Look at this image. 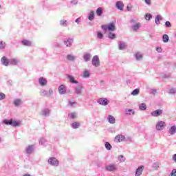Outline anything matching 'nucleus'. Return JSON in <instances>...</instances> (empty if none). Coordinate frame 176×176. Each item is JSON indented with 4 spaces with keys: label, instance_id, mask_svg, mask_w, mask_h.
Returning a JSON list of instances; mask_svg holds the SVG:
<instances>
[{
    "label": "nucleus",
    "instance_id": "obj_7",
    "mask_svg": "<svg viewBox=\"0 0 176 176\" xmlns=\"http://www.w3.org/2000/svg\"><path fill=\"white\" fill-rule=\"evenodd\" d=\"M83 91V86L78 85L74 87V93L77 96H80Z\"/></svg>",
    "mask_w": 176,
    "mask_h": 176
},
{
    "label": "nucleus",
    "instance_id": "obj_33",
    "mask_svg": "<svg viewBox=\"0 0 176 176\" xmlns=\"http://www.w3.org/2000/svg\"><path fill=\"white\" fill-rule=\"evenodd\" d=\"M162 41H163L164 43H167V42H168V41H170V37H168V34H164L162 36Z\"/></svg>",
    "mask_w": 176,
    "mask_h": 176
},
{
    "label": "nucleus",
    "instance_id": "obj_51",
    "mask_svg": "<svg viewBox=\"0 0 176 176\" xmlns=\"http://www.w3.org/2000/svg\"><path fill=\"white\" fill-rule=\"evenodd\" d=\"M165 26L166 27V28H170L171 27V23L168 21L165 22Z\"/></svg>",
    "mask_w": 176,
    "mask_h": 176
},
{
    "label": "nucleus",
    "instance_id": "obj_43",
    "mask_svg": "<svg viewBox=\"0 0 176 176\" xmlns=\"http://www.w3.org/2000/svg\"><path fill=\"white\" fill-rule=\"evenodd\" d=\"M40 95L43 97H47V91L41 89L40 91Z\"/></svg>",
    "mask_w": 176,
    "mask_h": 176
},
{
    "label": "nucleus",
    "instance_id": "obj_19",
    "mask_svg": "<svg viewBox=\"0 0 176 176\" xmlns=\"http://www.w3.org/2000/svg\"><path fill=\"white\" fill-rule=\"evenodd\" d=\"M13 104L15 107H20V105H23V100L20 98L14 99Z\"/></svg>",
    "mask_w": 176,
    "mask_h": 176
},
{
    "label": "nucleus",
    "instance_id": "obj_9",
    "mask_svg": "<svg viewBox=\"0 0 176 176\" xmlns=\"http://www.w3.org/2000/svg\"><path fill=\"white\" fill-rule=\"evenodd\" d=\"M92 65L94 67H98L100 65V58L96 55L92 58Z\"/></svg>",
    "mask_w": 176,
    "mask_h": 176
},
{
    "label": "nucleus",
    "instance_id": "obj_3",
    "mask_svg": "<svg viewBox=\"0 0 176 176\" xmlns=\"http://www.w3.org/2000/svg\"><path fill=\"white\" fill-rule=\"evenodd\" d=\"M58 160H56L54 157H51L48 159V164L50 166H53L54 167H58Z\"/></svg>",
    "mask_w": 176,
    "mask_h": 176
},
{
    "label": "nucleus",
    "instance_id": "obj_50",
    "mask_svg": "<svg viewBox=\"0 0 176 176\" xmlns=\"http://www.w3.org/2000/svg\"><path fill=\"white\" fill-rule=\"evenodd\" d=\"M6 98V95L3 93H0V101H2V100H5Z\"/></svg>",
    "mask_w": 176,
    "mask_h": 176
},
{
    "label": "nucleus",
    "instance_id": "obj_57",
    "mask_svg": "<svg viewBox=\"0 0 176 176\" xmlns=\"http://www.w3.org/2000/svg\"><path fill=\"white\" fill-rule=\"evenodd\" d=\"M102 30H103L104 31H107V30H108V26L107 25H102L101 26Z\"/></svg>",
    "mask_w": 176,
    "mask_h": 176
},
{
    "label": "nucleus",
    "instance_id": "obj_12",
    "mask_svg": "<svg viewBox=\"0 0 176 176\" xmlns=\"http://www.w3.org/2000/svg\"><path fill=\"white\" fill-rule=\"evenodd\" d=\"M162 113H163V110H162V109L155 110L151 112V116L157 118V117L160 116V115H162Z\"/></svg>",
    "mask_w": 176,
    "mask_h": 176
},
{
    "label": "nucleus",
    "instance_id": "obj_47",
    "mask_svg": "<svg viewBox=\"0 0 176 176\" xmlns=\"http://www.w3.org/2000/svg\"><path fill=\"white\" fill-rule=\"evenodd\" d=\"M152 167H153V170H157V168H159V163L155 162L154 164H153Z\"/></svg>",
    "mask_w": 176,
    "mask_h": 176
},
{
    "label": "nucleus",
    "instance_id": "obj_5",
    "mask_svg": "<svg viewBox=\"0 0 176 176\" xmlns=\"http://www.w3.org/2000/svg\"><path fill=\"white\" fill-rule=\"evenodd\" d=\"M98 104L100 105H103V107H107L108 104H109V100L107 99V98H100L97 100Z\"/></svg>",
    "mask_w": 176,
    "mask_h": 176
},
{
    "label": "nucleus",
    "instance_id": "obj_42",
    "mask_svg": "<svg viewBox=\"0 0 176 176\" xmlns=\"http://www.w3.org/2000/svg\"><path fill=\"white\" fill-rule=\"evenodd\" d=\"M104 146L107 151H111V149H112V145H111V144L108 142H105Z\"/></svg>",
    "mask_w": 176,
    "mask_h": 176
},
{
    "label": "nucleus",
    "instance_id": "obj_2",
    "mask_svg": "<svg viewBox=\"0 0 176 176\" xmlns=\"http://www.w3.org/2000/svg\"><path fill=\"white\" fill-rule=\"evenodd\" d=\"M105 170L110 173L118 171V165L116 164H110L105 167Z\"/></svg>",
    "mask_w": 176,
    "mask_h": 176
},
{
    "label": "nucleus",
    "instance_id": "obj_34",
    "mask_svg": "<svg viewBox=\"0 0 176 176\" xmlns=\"http://www.w3.org/2000/svg\"><path fill=\"white\" fill-rule=\"evenodd\" d=\"M22 44L24 45V46H31L32 43L28 40H23L22 41Z\"/></svg>",
    "mask_w": 176,
    "mask_h": 176
},
{
    "label": "nucleus",
    "instance_id": "obj_13",
    "mask_svg": "<svg viewBox=\"0 0 176 176\" xmlns=\"http://www.w3.org/2000/svg\"><path fill=\"white\" fill-rule=\"evenodd\" d=\"M58 92L59 94H66L67 93V87H65L64 85H61L58 87Z\"/></svg>",
    "mask_w": 176,
    "mask_h": 176
},
{
    "label": "nucleus",
    "instance_id": "obj_53",
    "mask_svg": "<svg viewBox=\"0 0 176 176\" xmlns=\"http://www.w3.org/2000/svg\"><path fill=\"white\" fill-rule=\"evenodd\" d=\"M176 93V89H170L169 90V94H175Z\"/></svg>",
    "mask_w": 176,
    "mask_h": 176
},
{
    "label": "nucleus",
    "instance_id": "obj_24",
    "mask_svg": "<svg viewBox=\"0 0 176 176\" xmlns=\"http://www.w3.org/2000/svg\"><path fill=\"white\" fill-rule=\"evenodd\" d=\"M20 63V59L19 58H11L10 59V64L11 65H17Z\"/></svg>",
    "mask_w": 176,
    "mask_h": 176
},
{
    "label": "nucleus",
    "instance_id": "obj_62",
    "mask_svg": "<svg viewBox=\"0 0 176 176\" xmlns=\"http://www.w3.org/2000/svg\"><path fill=\"white\" fill-rule=\"evenodd\" d=\"M69 103L70 104V105H72V107H74V105H75V102H71V101H69Z\"/></svg>",
    "mask_w": 176,
    "mask_h": 176
},
{
    "label": "nucleus",
    "instance_id": "obj_61",
    "mask_svg": "<svg viewBox=\"0 0 176 176\" xmlns=\"http://www.w3.org/2000/svg\"><path fill=\"white\" fill-rule=\"evenodd\" d=\"M151 94H153V95L156 94V89H151Z\"/></svg>",
    "mask_w": 176,
    "mask_h": 176
},
{
    "label": "nucleus",
    "instance_id": "obj_63",
    "mask_svg": "<svg viewBox=\"0 0 176 176\" xmlns=\"http://www.w3.org/2000/svg\"><path fill=\"white\" fill-rule=\"evenodd\" d=\"M173 160H174L175 162L176 163V154L173 155Z\"/></svg>",
    "mask_w": 176,
    "mask_h": 176
},
{
    "label": "nucleus",
    "instance_id": "obj_46",
    "mask_svg": "<svg viewBox=\"0 0 176 176\" xmlns=\"http://www.w3.org/2000/svg\"><path fill=\"white\" fill-rule=\"evenodd\" d=\"M97 38L98 39H102L104 38V34L101 32H97Z\"/></svg>",
    "mask_w": 176,
    "mask_h": 176
},
{
    "label": "nucleus",
    "instance_id": "obj_52",
    "mask_svg": "<svg viewBox=\"0 0 176 176\" xmlns=\"http://www.w3.org/2000/svg\"><path fill=\"white\" fill-rule=\"evenodd\" d=\"M146 5L151 6L152 5V0H144Z\"/></svg>",
    "mask_w": 176,
    "mask_h": 176
},
{
    "label": "nucleus",
    "instance_id": "obj_22",
    "mask_svg": "<svg viewBox=\"0 0 176 176\" xmlns=\"http://www.w3.org/2000/svg\"><path fill=\"white\" fill-rule=\"evenodd\" d=\"M107 120L110 124H115L116 122V119H115V117L112 115H109L107 118Z\"/></svg>",
    "mask_w": 176,
    "mask_h": 176
},
{
    "label": "nucleus",
    "instance_id": "obj_37",
    "mask_svg": "<svg viewBox=\"0 0 176 176\" xmlns=\"http://www.w3.org/2000/svg\"><path fill=\"white\" fill-rule=\"evenodd\" d=\"M96 14L97 16H98L99 17L102 16V8H98L96 10Z\"/></svg>",
    "mask_w": 176,
    "mask_h": 176
},
{
    "label": "nucleus",
    "instance_id": "obj_41",
    "mask_svg": "<svg viewBox=\"0 0 176 176\" xmlns=\"http://www.w3.org/2000/svg\"><path fill=\"white\" fill-rule=\"evenodd\" d=\"M135 57L138 61L142 60V54H141L140 52L136 53Z\"/></svg>",
    "mask_w": 176,
    "mask_h": 176
},
{
    "label": "nucleus",
    "instance_id": "obj_55",
    "mask_svg": "<svg viewBox=\"0 0 176 176\" xmlns=\"http://www.w3.org/2000/svg\"><path fill=\"white\" fill-rule=\"evenodd\" d=\"M81 20H82V19L80 17H79L75 20V23H76L79 25V24H80Z\"/></svg>",
    "mask_w": 176,
    "mask_h": 176
},
{
    "label": "nucleus",
    "instance_id": "obj_1",
    "mask_svg": "<svg viewBox=\"0 0 176 176\" xmlns=\"http://www.w3.org/2000/svg\"><path fill=\"white\" fill-rule=\"evenodd\" d=\"M3 124L6 126H12V127H17V126H20V122L17 120H13V119L8 120L5 119L2 122Z\"/></svg>",
    "mask_w": 176,
    "mask_h": 176
},
{
    "label": "nucleus",
    "instance_id": "obj_56",
    "mask_svg": "<svg viewBox=\"0 0 176 176\" xmlns=\"http://www.w3.org/2000/svg\"><path fill=\"white\" fill-rule=\"evenodd\" d=\"M171 176H176V169H173L170 173Z\"/></svg>",
    "mask_w": 176,
    "mask_h": 176
},
{
    "label": "nucleus",
    "instance_id": "obj_21",
    "mask_svg": "<svg viewBox=\"0 0 176 176\" xmlns=\"http://www.w3.org/2000/svg\"><path fill=\"white\" fill-rule=\"evenodd\" d=\"M162 20H163V16H162V15L158 14L155 16V23L156 24V25H160V21H162Z\"/></svg>",
    "mask_w": 176,
    "mask_h": 176
},
{
    "label": "nucleus",
    "instance_id": "obj_25",
    "mask_svg": "<svg viewBox=\"0 0 176 176\" xmlns=\"http://www.w3.org/2000/svg\"><path fill=\"white\" fill-rule=\"evenodd\" d=\"M116 140H117V142H122L126 140V137H124L123 135H118L116 136Z\"/></svg>",
    "mask_w": 176,
    "mask_h": 176
},
{
    "label": "nucleus",
    "instance_id": "obj_32",
    "mask_svg": "<svg viewBox=\"0 0 176 176\" xmlns=\"http://www.w3.org/2000/svg\"><path fill=\"white\" fill-rule=\"evenodd\" d=\"M88 20H89V21H93V20H94V11H91L89 12L88 16Z\"/></svg>",
    "mask_w": 176,
    "mask_h": 176
},
{
    "label": "nucleus",
    "instance_id": "obj_11",
    "mask_svg": "<svg viewBox=\"0 0 176 176\" xmlns=\"http://www.w3.org/2000/svg\"><path fill=\"white\" fill-rule=\"evenodd\" d=\"M1 63L5 67H8L10 64V60L8 59L6 56H3L1 59Z\"/></svg>",
    "mask_w": 176,
    "mask_h": 176
},
{
    "label": "nucleus",
    "instance_id": "obj_45",
    "mask_svg": "<svg viewBox=\"0 0 176 176\" xmlns=\"http://www.w3.org/2000/svg\"><path fill=\"white\" fill-rule=\"evenodd\" d=\"M144 18L146 20L151 21V19H152V15L151 14H146Z\"/></svg>",
    "mask_w": 176,
    "mask_h": 176
},
{
    "label": "nucleus",
    "instance_id": "obj_28",
    "mask_svg": "<svg viewBox=\"0 0 176 176\" xmlns=\"http://www.w3.org/2000/svg\"><path fill=\"white\" fill-rule=\"evenodd\" d=\"M107 30L109 31H115L116 30V26H115V23H111L107 25Z\"/></svg>",
    "mask_w": 176,
    "mask_h": 176
},
{
    "label": "nucleus",
    "instance_id": "obj_10",
    "mask_svg": "<svg viewBox=\"0 0 176 176\" xmlns=\"http://www.w3.org/2000/svg\"><path fill=\"white\" fill-rule=\"evenodd\" d=\"M144 168H145V166H139L136 170H135V176H140L142 175V173L144 172Z\"/></svg>",
    "mask_w": 176,
    "mask_h": 176
},
{
    "label": "nucleus",
    "instance_id": "obj_58",
    "mask_svg": "<svg viewBox=\"0 0 176 176\" xmlns=\"http://www.w3.org/2000/svg\"><path fill=\"white\" fill-rule=\"evenodd\" d=\"M156 50L157 52H158V53H162V52L163 51V50L162 49V47H156Z\"/></svg>",
    "mask_w": 176,
    "mask_h": 176
},
{
    "label": "nucleus",
    "instance_id": "obj_64",
    "mask_svg": "<svg viewBox=\"0 0 176 176\" xmlns=\"http://www.w3.org/2000/svg\"><path fill=\"white\" fill-rule=\"evenodd\" d=\"M126 10H128V11L131 10L130 9V7H129V6H127V7H126Z\"/></svg>",
    "mask_w": 176,
    "mask_h": 176
},
{
    "label": "nucleus",
    "instance_id": "obj_26",
    "mask_svg": "<svg viewBox=\"0 0 176 176\" xmlns=\"http://www.w3.org/2000/svg\"><path fill=\"white\" fill-rule=\"evenodd\" d=\"M83 58L85 63H87V61H90L91 58V54H90V53H85L84 54Z\"/></svg>",
    "mask_w": 176,
    "mask_h": 176
},
{
    "label": "nucleus",
    "instance_id": "obj_20",
    "mask_svg": "<svg viewBox=\"0 0 176 176\" xmlns=\"http://www.w3.org/2000/svg\"><path fill=\"white\" fill-rule=\"evenodd\" d=\"M38 83L40 86H46V85H47V80H46L45 78L41 77L38 79Z\"/></svg>",
    "mask_w": 176,
    "mask_h": 176
},
{
    "label": "nucleus",
    "instance_id": "obj_49",
    "mask_svg": "<svg viewBox=\"0 0 176 176\" xmlns=\"http://www.w3.org/2000/svg\"><path fill=\"white\" fill-rule=\"evenodd\" d=\"M53 89H50L47 91V97H52V96H53Z\"/></svg>",
    "mask_w": 176,
    "mask_h": 176
},
{
    "label": "nucleus",
    "instance_id": "obj_16",
    "mask_svg": "<svg viewBox=\"0 0 176 176\" xmlns=\"http://www.w3.org/2000/svg\"><path fill=\"white\" fill-rule=\"evenodd\" d=\"M76 56L74 55V54H69L66 56V59L67 60V61L74 62L75 61V60H76Z\"/></svg>",
    "mask_w": 176,
    "mask_h": 176
},
{
    "label": "nucleus",
    "instance_id": "obj_17",
    "mask_svg": "<svg viewBox=\"0 0 176 176\" xmlns=\"http://www.w3.org/2000/svg\"><path fill=\"white\" fill-rule=\"evenodd\" d=\"M125 115H128L129 116H133L135 115V111L131 109H126L124 111Z\"/></svg>",
    "mask_w": 176,
    "mask_h": 176
},
{
    "label": "nucleus",
    "instance_id": "obj_18",
    "mask_svg": "<svg viewBox=\"0 0 176 176\" xmlns=\"http://www.w3.org/2000/svg\"><path fill=\"white\" fill-rule=\"evenodd\" d=\"M119 50H124V49H127V44L123 41H120L118 44Z\"/></svg>",
    "mask_w": 176,
    "mask_h": 176
},
{
    "label": "nucleus",
    "instance_id": "obj_29",
    "mask_svg": "<svg viewBox=\"0 0 176 176\" xmlns=\"http://www.w3.org/2000/svg\"><path fill=\"white\" fill-rule=\"evenodd\" d=\"M140 27H141V23H135V25H133L131 27V28H132L133 31H138L140 30Z\"/></svg>",
    "mask_w": 176,
    "mask_h": 176
},
{
    "label": "nucleus",
    "instance_id": "obj_54",
    "mask_svg": "<svg viewBox=\"0 0 176 176\" xmlns=\"http://www.w3.org/2000/svg\"><path fill=\"white\" fill-rule=\"evenodd\" d=\"M70 117L72 119H75V118H76V113H71Z\"/></svg>",
    "mask_w": 176,
    "mask_h": 176
},
{
    "label": "nucleus",
    "instance_id": "obj_15",
    "mask_svg": "<svg viewBox=\"0 0 176 176\" xmlns=\"http://www.w3.org/2000/svg\"><path fill=\"white\" fill-rule=\"evenodd\" d=\"M34 145H30L27 146L25 148V153H26V155H31V153L34 152Z\"/></svg>",
    "mask_w": 176,
    "mask_h": 176
},
{
    "label": "nucleus",
    "instance_id": "obj_23",
    "mask_svg": "<svg viewBox=\"0 0 176 176\" xmlns=\"http://www.w3.org/2000/svg\"><path fill=\"white\" fill-rule=\"evenodd\" d=\"M168 133L170 135H174V134L176 133V126L173 125L172 126H170L168 129Z\"/></svg>",
    "mask_w": 176,
    "mask_h": 176
},
{
    "label": "nucleus",
    "instance_id": "obj_59",
    "mask_svg": "<svg viewBox=\"0 0 176 176\" xmlns=\"http://www.w3.org/2000/svg\"><path fill=\"white\" fill-rule=\"evenodd\" d=\"M71 3H72L73 5H78V0H72L71 1Z\"/></svg>",
    "mask_w": 176,
    "mask_h": 176
},
{
    "label": "nucleus",
    "instance_id": "obj_31",
    "mask_svg": "<svg viewBox=\"0 0 176 176\" xmlns=\"http://www.w3.org/2000/svg\"><path fill=\"white\" fill-rule=\"evenodd\" d=\"M60 25L62 27H67L68 25V21L67 20L61 19L59 21Z\"/></svg>",
    "mask_w": 176,
    "mask_h": 176
},
{
    "label": "nucleus",
    "instance_id": "obj_36",
    "mask_svg": "<svg viewBox=\"0 0 176 176\" xmlns=\"http://www.w3.org/2000/svg\"><path fill=\"white\" fill-rule=\"evenodd\" d=\"M118 160L120 162V163H124V162H126V157H124L123 155H120L118 157Z\"/></svg>",
    "mask_w": 176,
    "mask_h": 176
},
{
    "label": "nucleus",
    "instance_id": "obj_48",
    "mask_svg": "<svg viewBox=\"0 0 176 176\" xmlns=\"http://www.w3.org/2000/svg\"><path fill=\"white\" fill-rule=\"evenodd\" d=\"M39 144H41V145H43L44 144H46V139L41 138L39 140Z\"/></svg>",
    "mask_w": 176,
    "mask_h": 176
},
{
    "label": "nucleus",
    "instance_id": "obj_39",
    "mask_svg": "<svg viewBox=\"0 0 176 176\" xmlns=\"http://www.w3.org/2000/svg\"><path fill=\"white\" fill-rule=\"evenodd\" d=\"M109 39H116V34L115 33H113L112 32H109Z\"/></svg>",
    "mask_w": 176,
    "mask_h": 176
},
{
    "label": "nucleus",
    "instance_id": "obj_14",
    "mask_svg": "<svg viewBox=\"0 0 176 176\" xmlns=\"http://www.w3.org/2000/svg\"><path fill=\"white\" fill-rule=\"evenodd\" d=\"M116 8L118 10H123V8H124V4L123 3V1H118L116 2Z\"/></svg>",
    "mask_w": 176,
    "mask_h": 176
},
{
    "label": "nucleus",
    "instance_id": "obj_30",
    "mask_svg": "<svg viewBox=\"0 0 176 176\" xmlns=\"http://www.w3.org/2000/svg\"><path fill=\"white\" fill-rule=\"evenodd\" d=\"M72 129H79L80 127V123L79 122H74L71 124Z\"/></svg>",
    "mask_w": 176,
    "mask_h": 176
},
{
    "label": "nucleus",
    "instance_id": "obj_40",
    "mask_svg": "<svg viewBox=\"0 0 176 176\" xmlns=\"http://www.w3.org/2000/svg\"><path fill=\"white\" fill-rule=\"evenodd\" d=\"M83 78H90V72L85 70L82 75Z\"/></svg>",
    "mask_w": 176,
    "mask_h": 176
},
{
    "label": "nucleus",
    "instance_id": "obj_27",
    "mask_svg": "<svg viewBox=\"0 0 176 176\" xmlns=\"http://www.w3.org/2000/svg\"><path fill=\"white\" fill-rule=\"evenodd\" d=\"M67 78L69 80L70 83H74L76 85H77V83H79V81L76 80L75 78L71 75H68Z\"/></svg>",
    "mask_w": 176,
    "mask_h": 176
},
{
    "label": "nucleus",
    "instance_id": "obj_8",
    "mask_svg": "<svg viewBox=\"0 0 176 176\" xmlns=\"http://www.w3.org/2000/svg\"><path fill=\"white\" fill-rule=\"evenodd\" d=\"M41 116H44L45 118H47L50 116V109L47 108L43 109L40 113Z\"/></svg>",
    "mask_w": 176,
    "mask_h": 176
},
{
    "label": "nucleus",
    "instance_id": "obj_60",
    "mask_svg": "<svg viewBox=\"0 0 176 176\" xmlns=\"http://www.w3.org/2000/svg\"><path fill=\"white\" fill-rule=\"evenodd\" d=\"M137 23V19H131V24H135Z\"/></svg>",
    "mask_w": 176,
    "mask_h": 176
},
{
    "label": "nucleus",
    "instance_id": "obj_35",
    "mask_svg": "<svg viewBox=\"0 0 176 176\" xmlns=\"http://www.w3.org/2000/svg\"><path fill=\"white\" fill-rule=\"evenodd\" d=\"M139 109L140 111H145L146 109V104L145 103H141L139 104Z\"/></svg>",
    "mask_w": 176,
    "mask_h": 176
},
{
    "label": "nucleus",
    "instance_id": "obj_38",
    "mask_svg": "<svg viewBox=\"0 0 176 176\" xmlns=\"http://www.w3.org/2000/svg\"><path fill=\"white\" fill-rule=\"evenodd\" d=\"M6 47V43L3 41H0V50H3Z\"/></svg>",
    "mask_w": 176,
    "mask_h": 176
},
{
    "label": "nucleus",
    "instance_id": "obj_6",
    "mask_svg": "<svg viewBox=\"0 0 176 176\" xmlns=\"http://www.w3.org/2000/svg\"><path fill=\"white\" fill-rule=\"evenodd\" d=\"M72 43H74V38L69 37L65 38L64 45H65L66 47H71Z\"/></svg>",
    "mask_w": 176,
    "mask_h": 176
},
{
    "label": "nucleus",
    "instance_id": "obj_4",
    "mask_svg": "<svg viewBox=\"0 0 176 176\" xmlns=\"http://www.w3.org/2000/svg\"><path fill=\"white\" fill-rule=\"evenodd\" d=\"M165 127H166V122H164V121H158L155 126V129L158 131H162V130H163V129H164Z\"/></svg>",
    "mask_w": 176,
    "mask_h": 176
},
{
    "label": "nucleus",
    "instance_id": "obj_44",
    "mask_svg": "<svg viewBox=\"0 0 176 176\" xmlns=\"http://www.w3.org/2000/svg\"><path fill=\"white\" fill-rule=\"evenodd\" d=\"M140 94V89H135L131 92V96H138Z\"/></svg>",
    "mask_w": 176,
    "mask_h": 176
}]
</instances>
